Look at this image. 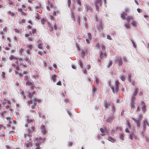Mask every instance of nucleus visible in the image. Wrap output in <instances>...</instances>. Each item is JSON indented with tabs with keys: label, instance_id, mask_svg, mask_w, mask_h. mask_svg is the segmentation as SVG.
<instances>
[{
	"label": "nucleus",
	"instance_id": "19",
	"mask_svg": "<svg viewBox=\"0 0 149 149\" xmlns=\"http://www.w3.org/2000/svg\"><path fill=\"white\" fill-rule=\"evenodd\" d=\"M6 118L9 121V123H11L12 122H14L15 123H16V121L13 120L12 118H11L9 117H7Z\"/></svg>",
	"mask_w": 149,
	"mask_h": 149
},
{
	"label": "nucleus",
	"instance_id": "63",
	"mask_svg": "<svg viewBox=\"0 0 149 149\" xmlns=\"http://www.w3.org/2000/svg\"><path fill=\"white\" fill-rule=\"evenodd\" d=\"M26 53L29 55L30 54V51L28 50V49H27V50H26Z\"/></svg>",
	"mask_w": 149,
	"mask_h": 149
},
{
	"label": "nucleus",
	"instance_id": "58",
	"mask_svg": "<svg viewBox=\"0 0 149 149\" xmlns=\"http://www.w3.org/2000/svg\"><path fill=\"white\" fill-rule=\"evenodd\" d=\"M96 90V89L95 87H93L92 89V92L93 93H94L95 92Z\"/></svg>",
	"mask_w": 149,
	"mask_h": 149
},
{
	"label": "nucleus",
	"instance_id": "1",
	"mask_svg": "<svg viewBox=\"0 0 149 149\" xmlns=\"http://www.w3.org/2000/svg\"><path fill=\"white\" fill-rule=\"evenodd\" d=\"M34 130V127L32 126L28 129L27 132L24 134V135L26 141H29L31 140V137L32 136L31 134Z\"/></svg>",
	"mask_w": 149,
	"mask_h": 149
},
{
	"label": "nucleus",
	"instance_id": "2",
	"mask_svg": "<svg viewBox=\"0 0 149 149\" xmlns=\"http://www.w3.org/2000/svg\"><path fill=\"white\" fill-rule=\"evenodd\" d=\"M109 86L112 90L113 92L114 93L115 92H117L119 90V83L118 81H116L114 86H112L109 83Z\"/></svg>",
	"mask_w": 149,
	"mask_h": 149
},
{
	"label": "nucleus",
	"instance_id": "8",
	"mask_svg": "<svg viewBox=\"0 0 149 149\" xmlns=\"http://www.w3.org/2000/svg\"><path fill=\"white\" fill-rule=\"evenodd\" d=\"M132 119L136 123L137 127L139 128L140 126V121H139V120L133 118H132Z\"/></svg>",
	"mask_w": 149,
	"mask_h": 149
},
{
	"label": "nucleus",
	"instance_id": "7",
	"mask_svg": "<svg viewBox=\"0 0 149 149\" xmlns=\"http://www.w3.org/2000/svg\"><path fill=\"white\" fill-rule=\"evenodd\" d=\"M81 57L82 58H84L85 56L87 54V49L85 48L84 49H81Z\"/></svg>",
	"mask_w": 149,
	"mask_h": 149
},
{
	"label": "nucleus",
	"instance_id": "23",
	"mask_svg": "<svg viewBox=\"0 0 149 149\" xmlns=\"http://www.w3.org/2000/svg\"><path fill=\"white\" fill-rule=\"evenodd\" d=\"M101 29L102 30L103 29V26L102 23L100 22L99 24V26L97 27V29L98 30Z\"/></svg>",
	"mask_w": 149,
	"mask_h": 149
},
{
	"label": "nucleus",
	"instance_id": "32",
	"mask_svg": "<svg viewBox=\"0 0 149 149\" xmlns=\"http://www.w3.org/2000/svg\"><path fill=\"white\" fill-rule=\"evenodd\" d=\"M104 105L105 107L106 108H107L108 106L109 105V104L108 103L106 102L104 103Z\"/></svg>",
	"mask_w": 149,
	"mask_h": 149
},
{
	"label": "nucleus",
	"instance_id": "48",
	"mask_svg": "<svg viewBox=\"0 0 149 149\" xmlns=\"http://www.w3.org/2000/svg\"><path fill=\"white\" fill-rule=\"evenodd\" d=\"M68 6L69 7L70 6V4H71V0H68Z\"/></svg>",
	"mask_w": 149,
	"mask_h": 149
},
{
	"label": "nucleus",
	"instance_id": "59",
	"mask_svg": "<svg viewBox=\"0 0 149 149\" xmlns=\"http://www.w3.org/2000/svg\"><path fill=\"white\" fill-rule=\"evenodd\" d=\"M102 50L104 52V51L105 49V48L103 45H102L101 47Z\"/></svg>",
	"mask_w": 149,
	"mask_h": 149
},
{
	"label": "nucleus",
	"instance_id": "27",
	"mask_svg": "<svg viewBox=\"0 0 149 149\" xmlns=\"http://www.w3.org/2000/svg\"><path fill=\"white\" fill-rule=\"evenodd\" d=\"M134 92L133 93V95L132 96H136L137 94V88H135L134 89Z\"/></svg>",
	"mask_w": 149,
	"mask_h": 149
},
{
	"label": "nucleus",
	"instance_id": "17",
	"mask_svg": "<svg viewBox=\"0 0 149 149\" xmlns=\"http://www.w3.org/2000/svg\"><path fill=\"white\" fill-rule=\"evenodd\" d=\"M133 19V17L132 16H127L126 18V20L128 22H130V20H132Z\"/></svg>",
	"mask_w": 149,
	"mask_h": 149
},
{
	"label": "nucleus",
	"instance_id": "36",
	"mask_svg": "<svg viewBox=\"0 0 149 149\" xmlns=\"http://www.w3.org/2000/svg\"><path fill=\"white\" fill-rule=\"evenodd\" d=\"M135 100V97L134 96H132L131 98V102H134Z\"/></svg>",
	"mask_w": 149,
	"mask_h": 149
},
{
	"label": "nucleus",
	"instance_id": "45",
	"mask_svg": "<svg viewBox=\"0 0 149 149\" xmlns=\"http://www.w3.org/2000/svg\"><path fill=\"white\" fill-rule=\"evenodd\" d=\"M14 58V56L13 55H11L9 57V58L10 60H13Z\"/></svg>",
	"mask_w": 149,
	"mask_h": 149
},
{
	"label": "nucleus",
	"instance_id": "41",
	"mask_svg": "<svg viewBox=\"0 0 149 149\" xmlns=\"http://www.w3.org/2000/svg\"><path fill=\"white\" fill-rule=\"evenodd\" d=\"M24 60L25 61L27 62H29L30 61V60L27 57L24 59Z\"/></svg>",
	"mask_w": 149,
	"mask_h": 149
},
{
	"label": "nucleus",
	"instance_id": "35",
	"mask_svg": "<svg viewBox=\"0 0 149 149\" xmlns=\"http://www.w3.org/2000/svg\"><path fill=\"white\" fill-rule=\"evenodd\" d=\"M6 103V99H4L3 101L1 103V104L2 105H3V106Z\"/></svg>",
	"mask_w": 149,
	"mask_h": 149
},
{
	"label": "nucleus",
	"instance_id": "61",
	"mask_svg": "<svg viewBox=\"0 0 149 149\" xmlns=\"http://www.w3.org/2000/svg\"><path fill=\"white\" fill-rule=\"evenodd\" d=\"M129 8H126L125 9V11L126 13L129 12Z\"/></svg>",
	"mask_w": 149,
	"mask_h": 149
},
{
	"label": "nucleus",
	"instance_id": "49",
	"mask_svg": "<svg viewBox=\"0 0 149 149\" xmlns=\"http://www.w3.org/2000/svg\"><path fill=\"white\" fill-rule=\"evenodd\" d=\"M142 118V116L141 115H139L138 117L136 118V119H139V121H140V120Z\"/></svg>",
	"mask_w": 149,
	"mask_h": 149
},
{
	"label": "nucleus",
	"instance_id": "29",
	"mask_svg": "<svg viewBox=\"0 0 149 149\" xmlns=\"http://www.w3.org/2000/svg\"><path fill=\"white\" fill-rule=\"evenodd\" d=\"M100 132L103 133H104L105 132V130L106 131H107L106 130V128H105L104 129L103 128H101L100 129Z\"/></svg>",
	"mask_w": 149,
	"mask_h": 149
},
{
	"label": "nucleus",
	"instance_id": "34",
	"mask_svg": "<svg viewBox=\"0 0 149 149\" xmlns=\"http://www.w3.org/2000/svg\"><path fill=\"white\" fill-rule=\"evenodd\" d=\"M42 64L44 66L46 67L47 66V63H46L43 60H42Z\"/></svg>",
	"mask_w": 149,
	"mask_h": 149
},
{
	"label": "nucleus",
	"instance_id": "20",
	"mask_svg": "<svg viewBox=\"0 0 149 149\" xmlns=\"http://www.w3.org/2000/svg\"><path fill=\"white\" fill-rule=\"evenodd\" d=\"M113 120V117L111 116L108 117L106 119V121L108 123H110L111 121Z\"/></svg>",
	"mask_w": 149,
	"mask_h": 149
},
{
	"label": "nucleus",
	"instance_id": "3",
	"mask_svg": "<svg viewBox=\"0 0 149 149\" xmlns=\"http://www.w3.org/2000/svg\"><path fill=\"white\" fill-rule=\"evenodd\" d=\"M40 101V100H38L37 99L35 98L33 100H31L30 101L28 102L29 104H33L31 106L32 109H34L35 108V106L36 105L37 102H39Z\"/></svg>",
	"mask_w": 149,
	"mask_h": 149
},
{
	"label": "nucleus",
	"instance_id": "16",
	"mask_svg": "<svg viewBox=\"0 0 149 149\" xmlns=\"http://www.w3.org/2000/svg\"><path fill=\"white\" fill-rule=\"evenodd\" d=\"M85 7L87 11L89 12H91L92 11V8L90 6H88L87 5H86L85 6Z\"/></svg>",
	"mask_w": 149,
	"mask_h": 149
},
{
	"label": "nucleus",
	"instance_id": "40",
	"mask_svg": "<svg viewBox=\"0 0 149 149\" xmlns=\"http://www.w3.org/2000/svg\"><path fill=\"white\" fill-rule=\"evenodd\" d=\"M79 64L80 65L81 67V68H83V67L82 66V62L81 61V60H79Z\"/></svg>",
	"mask_w": 149,
	"mask_h": 149
},
{
	"label": "nucleus",
	"instance_id": "57",
	"mask_svg": "<svg viewBox=\"0 0 149 149\" xmlns=\"http://www.w3.org/2000/svg\"><path fill=\"white\" fill-rule=\"evenodd\" d=\"M123 61L125 62H127V58L125 57H123Z\"/></svg>",
	"mask_w": 149,
	"mask_h": 149
},
{
	"label": "nucleus",
	"instance_id": "54",
	"mask_svg": "<svg viewBox=\"0 0 149 149\" xmlns=\"http://www.w3.org/2000/svg\"><path fill=\"white\" fill-rule=\"evenodd\" d=\"M130 125L129 122L127 123V125L126 127V128H128V129L130 128Z\"/></svg>",
	"mask_w": 149,
	"mask_h": 149
},
{
	"label": "nucleus",
	"instance_id": "13",
	"mask_svg": "<svg viewBox=\"0 0 149 149\" xmlns=\"http://www.w3.org/2000/svg\"><path fill=\"white\" fill-rule=\"evenodd\" d=\"M38 47L40 49H43L42 47V44L41 41L39 40L38 41Z\"/></svg>",
	"mask_w": 149,
	"mask_h": 149
},
{
	"label": "nucleus",
	"instance_id": "37",
	"mask_svg": "<svg viewBox=\"0 0 149 149\" xmlns=\"http://www.w3.org/2000/svg\"><path fill=\"white\" fill-rule=\"evenodd\" d=\"M48 25L49 26V28L50 29L51 31H53V28L51 26L50 24L49 23H48Z\"/></svg>",
	"mask_w": 149,
	"mask_h": 149
},
{
	"label": "nucleus",
	"instance_id": "47",
	"mask_svg": "<svg viewBox=\"0 0 149 149\" xmlns=\"http://www.w3.org/2000/svg\"><path fill=\"white\" fill-rule=\"evenodd\" d=\"M131 107L132 109L134 107V103L133 102H131Z\"/></svg>",
	"mask_w": 149,
	"mask_h": 149
},
{
	"label": "nucleus",
	"instance_id": "62",
	"mask_svg": "<svg viewBox=\"0 0 149 149\" xmlns=\"http://www.w3.org/2000/svg\"><path fill=\"white\" fill-rule=\"evenodd\" d=\"M131 41H132V43L133 44V45L134 47L135 48L136 47V45H135V44L134 42L132 40H131Z\"/></svg>",
	"mask_w": 149,
	"mask_h": 149
},
{
	"label": "nucleus",
	"instance_id": "50",
	"mask_svg": "<svg viewBox=\"0 0 149 149\" xmlns=\"http://www.w3.org/2000/svg\"><path fill=\"white\" fill-rule=\"evenodd\" d=\"M120 138L121 139L123 140H124L123 136L122 134H121L120 136Z\"/></svg>",
	"mask_w": 149,
	"mask_h": 149
},
{
	"label": "nucleus",
	"instance_id": "43",
	"mask_svg": "<svg viewBox=\"0 0 149 149\" xmlns=\"http://www.w3.org/2000/svg\"><path fill=\"white\" fill-rule=\"evenodd\" d=\"M38 54L41 55V56H44V54L42 52H40V51H39L38 52Z\"/></svg>",
	"mask_w": 149,
	"mask_h": 149
},
{
	"label": "nucleus",
	"instance_id": "44",
	"mask_svg": "<svg viewBox=\"0 0 149 149\" xmlns=\"http://www.w3.org/2000/svg\"><path fill=\"white\" fill-rule=\"evenodd\" d=\"M99 81L98 79L97 78H96V79L95 80V83L96 84H98L99 83Z\"/></svg>",
	"mask_w": 149,
	"mask_h": 149
},
{
	"label": "nucleus",
	"instance_id": "12",
	"mask_svg": "<svg viewBox=\"0 0 149 149\" xmlns=\"http://www.w3.org/2000/svg\"><path fill=\"white\" fill-rule=\"evenodd\" d=\"M130 138L132 140H135L136 136L133 133H131L130 136Z\"/></svg>",
	"mask_w": 149,
	"mask_h": 149
},
{
	"label": "nucleus",
	"instance_id": "11",
	"mask_svg": "<svg viewBox=\"0 0 149 149\" xmlns=\"http://www.w3.org/2000/svg\"><path fill=\"white\" fill-rule=\"evenodd\" d=\"M116 59L118 63L119 66H120L122 65V60L121 58L120 57H117Z\"/></svg>",
	"mask_w": 149,
	"mask_h": 149
},
{
	"label": "nucleus",
	"instance_id": "21",
	"mask_svg": "<svg viewBox=\"0 0 149 149\" xmlns=\"http://www.w3.org/2000/svg\"><path fill=\"white\" fill-rule=\"evenodd\" d=\"M35 93V92H32L31 93H29L28 94L29 97L31 99V98L34 95Z\"/></svg>",
	"mask_w": 149,
	"mask_h": 149
},
{
	"label": "nucleus",
	"instance_id": "26",
	"mask_svg": "<svg viewBox=\"0 0 149 149\" xmlns=\"http://www.w3.org/2000/svg\"><path fill=\"white\" fill-rule=\"evenodd\" d=\"M127 14L125 13H123L121 15V18L123 19H125V15H126Z\"/></svg>",
	"mask_w": 149,
	"mask_h": 149
},
{
	"label": "nucleus",
	"instance_id": "39",
	"mask_svg": "<svg viewBox=\"0 0 149 149\" xmlns=\"http://www.w3.org/2000/svg\"><path fill=\"white\" fill-rule=\"evenodd\" d=\"M125 26L127 29H130V26L129 24L127 23L125 24Z\"/></svg>",
	"mask_w": 149,
	"mask_h": 149
},
{
	"label": "nucleus",
	"instance_id": "52",
	"mask_svg": "<svg viewBox=\"0 0 149 149\" xmlns=\"http://www.w3.org/2000/svg\"><path fill=\"white\" fill-rule=\"evenodd\" d=\"M130 77H131V75L130 74H129L128 75V81H131Z\"/></svg>",
	"mask_w": 149,
	"mask_h": 149
},
{
	"label": "nucleus",
	"instance_id": "25",
	"mask_svg": "<svg viewBox=\"0 0 149 149\" xmlns=\"http://www.w3.org/2000/svg\"><path fill=\"white\" fill-rule=\"evenodd\" d=\"M6 113V111H4L2 113H0V116L3 118L4 117V115H5V113Z\"/></svg>",
	"mask_w": 149,
	"mask_h": 149
},
{
	"label": "nucleus",
	"instance_id": "10",
	"mask_svg": "<svg viewBox=\"0 0 149 149\" xmlns=\"http://www.w3.org/2000/svg\"><path fill=\"white\" fill-rule=\"evenodd\" d=\"M41 132L43 134H45L46 133V131L44 125H42L41 126Z\"/></svg>",
	"mask_w": 149,
	"mask_h": 149
},
{
	"label": "nucleus",
	"instance_id": "51",
	"mask_svg": "<svg viewBox=\"0 0 149 149\" xmlns=\"http://www.w3.org/2000/svg\"><path fill=\"white\" fill-rule=\"evenodd\" d=\"M76 1H77V3L80 5V6H81V1H80L79 0H76Z\"/></svg>",
	"mask_w": 149,
	"mask_h": 149
},
{
	"label": "nucleus",
	"instance_id": "15",
	"mask_svg": "<svg viewBox=\"0 0 149 149\" xmlns=\"http://www.w3.org/2000/svg\"><path fill=\"white\" fill-rule=\"evenodd\" d=\"M26 84L27 85H29L31 86V89H33V84L32 83L31 81H27L26 83Z\"/></svg>",
	"mask_w": 149,
	"mask_h": 149
},
{
	"label": "nucleus",
	"instance_id": "64",
	"mask_svg": "<svg viewBox=\"0 0 149 149\" xmlns=\"http://www.w3.org/2000/svg\"><path fill=\"white\" fill-rule=\"evenodd\" d=\"M36 30L35 29H33L32 31V33L33 34H34L36 33Z\"/></svg>",
	"mask_w": 149,
	"mask_h": 149
},
{
	"label": "nucleus",
	"instance_id": "33",
	"mask_svg": "<svg viewBox=\"0 0 149 149\" xmlns=\"http://www.w3.org/2000/svg\"><path fill=\"white\" fill-rule=\"evenodd\" d=\"M112 64L111 61H109V63L108 64L107 67L108 68H109Z\"/></svg>",
	"mask_w": 149,
	"mask_h": 149
},
{
	"label": "nucleus",
	"instance_id": "6",
	"mask_svg": "<svg viewBox=\"0 0 149 149\" xmlns=\"http://www.w3.org/2000/svg\"><path fill=\"white\" fill-rule=\"evenodd\" d=\"M27 118L26 119L27 121V123L25 124V127H28L29 126V125H28V124H29L31 123H32L33 121V119H32L31 118H30L28 117H27ZM30 125L29 126H30Z\"/></svg>",
	"mask_w": 149,
	"mask_h": 149
},
{
	"label": "nucleus",
	"instance_id": "4",
	"mask_svg": "<svg viewBox=\"0 0 149 149\" xmlns=\"http://www.w3.org/2000/svg\"><path fill=\"white\" fill-rule=\"evenodd\" d=\"M101 0H95V6L96 10L97 11H99V6H101L102 5Z\"/></svg>",
	"mask_w": 149,
	"mask_h": 149
},
{
	"label": "nucleus",
	"instance_id": "22",
	"mask_svg": "<svg viewBox=\"0 0 149 149\" xmlns=\"http://www.w3.org/2000/svg\"><path fill=\"white\" fill-rule=\"evenodd\" d=\"M107 139L109 141L113 143L114 142L115 140L113 138L111 137H109L107 138Z\"/></svg>",
	"mask_w": 149,
	"mask_h": 149
},
{
	"label": "nucleus",
	"instance_id": "31",
	"mask_svg": "<svg viewBox=\"0 0 149 149\" xmlns=\"http://www.w3.org/2000/svg\"><path fill=\"white\" fill-rule=\"evenodd\" d=\"M3 31L4 34H6L7 32V28L6 27L3 28Z\"/></svg>",
	"mask_w": 149,
	"mask_h": 149
},
{
	"label": "nucleus",
	"instance_id": "9",
	"mask_svg": "<svg viewBox=\"0 0 149 149\" xmlns=\"http://www.w3.org/2000/svg\"><path fill=\"white\" fill-rule=\"evenodd\" d=\"M100 58L101 59H102L104 58H105L106 57V55L104 52L100 51Z\"/></svg>",
	"mask_w": 149,
	"mask_h": 149
},
{
	"label": "nucleus",
	"instance_id": "60",
	"mask_svg": "<svg viewBox=\"0 0 149 149\" xmlns=\"http://www.w3.org/2000/svg\"><path fill=\"white\" fill-rule=\"evenodd\" d=\"M2 129H5V127L3 126L2 125H0V130Z\"/></svg>",
	"mask_w": 149,
	"mask_h": 149
},
{
	"label": "nucleus",
	"instance_id": "30",
	"mask_svg": "<svg viewBox=\"0 0 149 149\" xmlns=\"http://www.w3.org/2000/svg\"><path fill=\"white\" fill-rule=\"evenodd\" d=\"M88 39H89L90 40H91V35L90 33H88V34L87 37Z\"/></svg>",
	"mask_w": 149,
	"mask_h": 149
},
{
	"label": "nucleus",
	"instance_id": "42",
	"mask_svg": "<svg viewBox=\"0 0 149 149\" xmlns=\"http://www.w3.org/2000/svg\"><path fill=\"white\" fill-rule=\"evenodd\" d=\"M141 109L143 112H144L146 111V107L145 106L142 107Z\"/></svg>",
	"mask_w": 149,
	"mask_h": 149
},
{
	"label": "nucleus",
	"instance_id": "46",
	"mask_svg": "<svg viewBox=\"0 0 149 149\" xmlns=\"http://www.w3.org/2000/svg\"><path fill=\"white\" fill-rule=\"evenodd\" d=\"M2 76L3 77V79H4L5 78V73L4 72H3L2 74Z\"/></svg>",
	"mask_w": 149,
	"mask_h": 149
},
{
	"label": "nucleus",
	"instance_id": "55",
	"mask_svg": "<svg viewBox=\"0 0 149 149\" xmlns=\"http://www.w3.org/2000/svg\"><path fill=\"white\" fill-rule=\"evenodd\" d=\"M137 11L139 13H140L141 12H142L140 8H137Z\"/></svg>",
	"mask_w": 149,
	"mask_h": 149
},
{
	"label": "nucleus",
	"instance_id": "38",
	"mask_svg": "<svg viewBox=\"0 0 149 149\" xmlns=\"http://www.w3.org/2000/svg\"><path fill=\"white\" fill-rule=\"evenodd\" d=\"M19 11L21 13L22 15H23L24 13L22 11V10L21 8H18V9Z\"/></svg>",
	"mask_w": 149,
	"mask_h": 149
},
{
	"label": "nucleus",
	"instance_id": "24",
	"mask_svg": "<svg viewBox=\"0 0 149 149\" xmlns=\"http://www.w3.org/2000/svg\"><path fill=\"white\" fill-rule=\"evenodd\" d=\"M120 78L123 81H125V78L124 75L123 74H121L120 76Z\"/></svg>",
	"mask_w": 149,
	"mask_h": 149
},
{
	"label": "nucleus",
	"instance_id": "56",
	"mask_svg": "<svg viewBox=\"0 0 149 149\" xmlns=\"http://www.w3.org/2000/svg\"><path fill=\"white\" fill-rule=\"evenodd\" d=\"M115 131L114 130H112L111 132V134L113 135V134L115 133Z\"/></svg>",
	"mask_w": 149,
	"mask_h": 149
},
{
	"label": "nucleus",
	"instance_id": "5",
	"mask_svg": "<svg viewBox=\"0 0 149 149\" xmlns=\"http://www.w3.org/2000/svg\"><path fill=\"white\" fill-rule=\"evenodd\" d=\"M146 124L147 125H148V124L147 121L146 120H144L143 123L142 130L141 131L142 133H143V132L145 131L146 128Z\"/></svg>",
	"mask_w": 149,
	"mask_h": 149
},
{
	"label": "nucleus",
	"instance_id": "14",
	"mask_svg": "<svg viewBox=\"0 0 149 149\" xmlns=\"http://www.w3.org/2000/svg\"><path fill=\"white\" fill-rule=\"evenodd\" d=\"M25 145L27 147H29L31 146L32 144L30 142H29L28 141H26L25 142Z\"/></svg>",
	"mask_w": 149,
	"mask_h": 149
},
{
	"label": "nucleus",
	"instance_id": "28",
	"mask_svg": "<svg viewBox=\"0 0 149 149\" xmlns=\"http://www.w3.org/2000/svg\"><path fill=\"white\" fill-rule=\"evenodd\" d=\"M56 75L54 74H53L52 77V79L53 81L54 82H55L56 77Z\"/></svg>",
	"mask_w": 149,
	"mask_h": 149
},
{
	"label": "nucleus",
	"instance_id": "18",
	"mask_svg": "<svg viewBox=\"0 0 149 149\" xmlns=\"http://www.w3.org/2000/svg\"><path fill=\"white\" fill-rule=\"evenodd\" d=\"M138 24L137 22L135 20H133L131 22V24L133 26L136 27V26L137 24Z\"/></svg>",
	"mask_w": 149,
	"mask_h": 149
},
{
	"label": "nucleus",
	"instance_id": "53",
	"mask_svg": "<svg viewBox=\"0 0 149 149\" xmlns=\"http://www.w3.org/2000/svg\"><path fill=\"white\" fill-rule=\"evenodd\" d=\"M107 38L109 40H111V37L109 35H108L107 36Z\"/></svg>",
	"mask_w": 149,
	"mask_h": 149
}]
</instances>
